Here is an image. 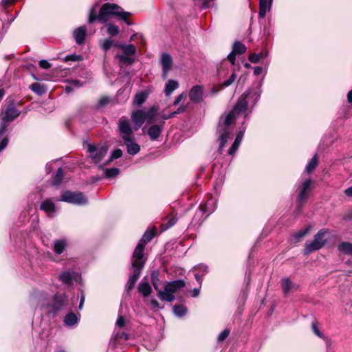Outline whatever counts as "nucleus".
I'll return each mask as SVG.
<instances>
[{
  "label": "nucleus",
  "instance_id": "obj_1",
  "mask_svg": "<svg viewBox=\"0 0 352 352\" xmlns=\"http://www.w3.org/2000/svg\"><path fill=\"white\" fill-rule=\"evenodd\" d=\"M261 83L258 84V88L252 91L248 89L238 99L237 102L234 105L233 109L227 115L222 116L217 126V133L219 134V140L220 142L219 151H222L228 140L232 138V124L236 120V116L245 112L248 106V99L251 100L253 105H254L259 100L261 94Z\"/></svg>",
  "mask_w": 352,
  "mask_h": 352
},
{
  "label": "nucleus",
  "instance_id": "obj_25",
  "mask_svg": "<svg viewBox=\"0 0 352 352\" xmlns=\"http://www.w3.org/2000/svg\"><path fill=\"white\" fill-rule=\"evenodd\" d=\"M243 137V131H241L236 135L234 142H233L232 146L230 148V149L228 151L229 155H233L236 151V150L238 149V148L241 144Z\"/></svg>",
  "mask_w": 352,
  "mask_h": 352
},
{
  "label": "nucleus",
  "instance_id": "obj_41",
  "mask_svg": "<svg viewBox=\"0 0 352 352\" xmlns=\"http://www.w3.org/2000/svg\"><path fill=\"white\" fill-rule=\"evenodd\" d=\"M317 164H318V158H317V155L316 154L311 158V160L309 161L308 164L307 165V166H306L307 172L311 173V171H313L315 169V168L316 167Z\"/></svg>",
  "mask_w": 352,
  "mask_h": 352
},
{
  "label": "nucleus",
  "instance_id": "obj_35",
  "mask_svg": "<svg viewBox=\"0 0 352 352\" xmlns=\"http://www.w3.org/2000/svg\"><path fill=\"white\" fill-rule=\"evenodd\" d=\"M155 235L154 231L153 230H146L144 235L142 236V238L140 241V242L138 244H142L145 245V243H147L151 241V239L153 238Z\"/></svg>",
  "mask_w": 352,
  "mask_h": 352
},
{
  "label": "nucleus",
  "instance_id": "obj_48",
  "mask_svg": "<svg viewBox=\"0 0 352 352\" xmlns=\"http://www.w3.org/2000/svg\"><path fill=\"white\" fill-rule=\"evenodd\" d=\"M122 155V151L120 148L115 149L111 155L110 159L109 161H111L113 160L118 159L121 157Z\"/></svg>",
  "mask_w": 352,
  "mask_h": 352
},
{
  "label": "nucleus",
  "instance_id": "obj_11",
  "mask_svg": "<svg viewBox=\"0 0 352 352\" xmlns=\"http://www.w3.org/2000/svg\"><path fill=\"white\" fill-rule=\"evenodd\" d=\"M20 113L21 111H19L14 104L8 105L6 109L2 112V124H6L8 125V123L13 121Z\"/></svg>",
  "mask_w": 352,
  "mask_h": 352
},
{
  "label": "nucleus",
  "instance_id": "obj_13",
  "mask_svg": "<svg viewBox=\"0 0 352 352\" xmlns=\"http://www.w3.org/2000/svg\"><path fill=\"white\" fill-rule=\"evenodd\" d=\"M131 118L134 124V130L137 131L145 122V111L141 109L134 111Z\"/></svg>",
  "mask_w": 352,
  "mask_h": 352
},
{
  "label": "nucleus",
  "instance_id": "obj_40",
  "mask_svg": "<svg viewBox=\"0 0 352 352\" xmlns=\"http://www.w3.org/2000/svg\"><path fill=\"white\" fill-rule=\"evenodd\" d=\"M151 283L154 287V289L158 292V290H160L159 289V283H160V278H159V273L158 272H153L151 273Z\"/></svg>",
  "mask_w": 352,
  "mask_h": 352
},
{
  "label": "nucleus",
  "instance_id": "obj_27",
  "mask_svg": "<svg viewBox=\"0 0 352 352\" xmlns=\"http://www.w3.org/2000/svg\"><path fill=\"white\" fill-rule=\"evenodd\" d=\"M281 285L285 294H288L295 287V284H294L288 278H283L281 280Z\"/></svg>",
  "mask_w": 352,
  "mask_h": 352
},
{
  "label": "nucleus",
  "instance_id": "obj_12",
  "mask_svg": "<svg viewBox=\"0 0 352 352\" xmlns=\"http://www.w3.org/2000/svg\"><path fill=\"white\" fill-rule=\"evenodd\" d=\"M204 87L202 85H195L189 91V98L195 103H199L204 98Z\"/></svg>",
  "mask_w": 352,
  "mask_h": 352
},
{
  "label": "nucleus",
  "instance_id": "obj_21",
  "mask_svg": "<svg viewBox=\"0 0 352 352\" xmlns=\"http://www.w3.org/2000/svg\"><path fill=\"white\" fill-rule=\"evenodd\" d=\"M86 28L85 27L78 28L74 32V37L78 44H82L84 42Z\"/></svg>",
  "mask_w": 352,
  "mask_h": 352
},
{
  "label": "nucleus",
  "instance_id": "obj_24",
  "mask_svg": "<svg viewBox=\"0 0 352 352\" xmlns=\"http://www.w3.org/2000/svg\"><path fill=\"white\" fill-rule=\"evenodd\" d=\"M195 278L199 283H201L202 276L208 272V267L204 265H199L194 267Z\"/></svg>",
  "mask_w": 352,
  "mask_h": 352
},
{
  "label": "nucleus",
  "instance_id": "obj_53",
  "mask_svg": "<svg viewBox=\"0 0 352 352\" xmlns=\"http://www.w3.org/2000/svg\"><path fill=\"white\" fill-rule=\"evenodd\" d=\"M185 106L184 105H181L176 111H173V112H171L170 113H168V118H173L174 116H175L177 114H179V113H181L182 112H184V111L185 110Z\"/></svg>",
  "mask_w": 352,
  "mask_h": 352
},
{
  "label": "nucleus",
  "instance_id": "obj_39",
  "mask_svg": "<svg viewBox=\"0 0 352 352\" xmlns=\"http://www.w3.org/2000/svg\"><path fill=\"white\" fill-rule=\"evenodd\" d=\"M311 227L307 226L304 229L300 230L294 235L295 242H298L303 238L310 230Z\"/></svg>",
  "mask_w": 352,
  "mask_h": 352
},
{
  "label": "nucleus",
  "instance_id": "obj_60",
  "mask_svg": "<svg viewBox=\"0 0 352 352\" xmlns=\"http://www.w3.org/2000/svg\"><path fill=\"white\" fill-rule=\"evenodd\" d=\"M263 72V68L261 67H259V66H257L256 67H254V74L255 76H258L260 75Z\"/></svg>",
  "mask_w": 352,
  "mask_h": 352
},
{
  "label": "nucleus",
  "instance_id": "obj_28",
  "mask_svg": "<svg viewBox=\"0 0 352 352\" xmlns=\"http://www.w3.org/2000/svg\"><path fill=\"white\" fill-rule=\"evenodd\" d=\"M338 249L343 254L352 255V244L349 242H342L340 243Z\"/></svg>",
  "mask_w": 352,
  "mask_h": 352
},
{
  "label": "nucleus",
  "instance_id": "obj_64",
  "mask_svg": "<svg viewBox=\"0 0 352 352\" xmlns=\"http://www.w3.org/2000/svg\"><path fill=\"white\" fill-rule=\"evenodd\" d=\"M344 193L346 194V196L352 197V186L346 188L344 190Z\"/></svg>",
  "mask_w": 352,
  "mask_h": 352
},
{
  "label": "nucleus",
  "instance_id": "obj_20",
  "mask_svg": "<svg viewBox=\"0 0 352 352\" xmlns=\"http://www.w3.org/2000/svg\"><path fill=\"white\" fill-rule=\"evenodd\" d=\"M41 210L47 213L54 212L56 206L51 199H47L41 204Z\"/></svg>",
  "mask_w": 352,
  "mask_h": 352
},
{
  "label": "nucleus",
  "instance_id": "obj_42",
  "mask_svg": "<svg viewBox=\"0 0 352 352\" xmlns=\"http://www.w3.org/2000/svg\"><path fill=\"white\" fill-rule=\"evenodd\" d=\"M63 170L60 168L58 169L56 174L54 178L53 185L58 186L63 181Z\"/></svg>",
  "mask_w": 352,
  "mask_h": 352
},
{
  "label": "nucleus",
  "instance_id": "obj_54",
  "mask_svg": "<svg viewBox=\"0 0 352 352\" xmlns=\"http://www.w3.org/2000/svg\"><path fill=\"white\" fill-rule=\"evenodd\" d=\"M311 327H312V329L314 332V333L319 338H324V336L322 335V333L320 331L318 326H317V324L315 323V322H313L312 324H311Z\"/></svg>",
  "mask_w": 352,
  "mask_h": 352
},
{
  "label": "nucleus",
  "instance_id": "obj_59",
  "mask_svg": "<svg viewBox=\"0 0 352 352\" xmlns=\"http://www.w3.org/2000/svg\"><path fill=\"white\" fill-rule=\"evenodd\" d=\"M185 97H186V95L184 94H181L175 98V100L173 102V104L177 105Z\"/></svg>",
  "mask_w": 352,
  "mask_h": 352
},
{
  "label": "nucleus",
  "instance_id": "obj_61",
  "mask_svg": "<svg viewBox=\"0 0 352 352\" xmlns=\"http://www.w3.org/2000/svg\"><path fill=\"white\" fill-rule=\"evenodd\" d=\"M70 83L75 87H80L82 85L81 82L78 80H73L70 82Z\"/></svg>",
  "mask_w": 352,
  "mask_h": 352
},
{
  "label": "nucleus",
  "instance_id": "obj_58",
  "mask_svg": "<svg viewBox=\"0 0 352 352\" xmlns=\"http://www.w3.org/2000/svg\"><path fill=\"white\" fill-rule=\"evenodd\" d=\"M235 56H236V54L232 52L228 54V56L227 57L232 65H235Z\"/></svg>",
  "mask_w": 352,
  "mask_h": 352
},
{
  "label": "nucleus",
  "instance_id": "obj_8",
  "mask_svg": "<svg viewBox=\"0 0 352 352\" xmlns=\"http://www.w3.org/2000/svg\"><path fill=\"white\" fill-rule=\"evenodd\" d=\"M118 131L122 140L133 138V129L130 122L124 117H122L118 121Z\"/></svg>",
  "mask_w": 352,
  "mask_h": 352
},
{
  "label": "nucleus",
  "instance_id": "obj_33",
  "mask_svg": "<svg viewBox=\"0 0 352 352\" xmlns=\"http://www.w3.org/2000/svg\"><path fill=\"white\" fill-rule=\"evenodd\" d=\"M246 51V47L244 44L240 42H235L233 44L232 52L238 54H243Z\"/></svg>",
  "mask_w": 352,
  "mask_h": 352
},
{
  "label": "nucleus",
  "instance_id": "obj_6",
  "mask_svg": "<svg viewBox=\"0 0 352 352\" xmlns=\"http://www.w3.org/2000/svg\"><path fill=\"white\" fill-rule=\"evenodd\" d=\"M87 151L92 161L98 164L107 155V147L103 145L88 144Z\"/></svg>",
  "mask_w": 352,
  "mask_h": 352
},
{
  "label": "nucleus",
  "instance_id": "obj_9",
  "mask_svg": "<svg viewBox=\"0 0 352 352\" xmlns=\"http://www.w3.org/2000/svg\"><path fill=\"white\" fill-rule=\"evenodd\" d=\"M311 184L312 181L311 179H307L298 186L297 201L299 206L307 200Z\"/></svg>",
  "mask_w": 352,
  "mask_h": 352
},
{
  "label": "nucleus",
  "instance_id": "obj_55",
  "mask_svg": "<svg viewBox=\"0 0 352 352\" xmlns=\"http://www.w3.org/2000/svg\"><path fill=\"white\" fill-rule=\"evenodd\" d=\"M39 66L43 69H49L51 67L52 65L46 60H41L39 62Z\"/></svg>",
  "mask_w": 352,
  "mask_h": 352
},
{
  "label": "nucleus",
  "instance_id": "obj_43",
  "mask_svg": "<svg viewBox=\"0 0 352 352\" xmlns=\"http://www.w3.org/2000/svg\"><path fill=\"white\" fill-rule=\"evenodd\" d=\"M120 32L118 26L113 25L112 23H109L107 25V33L111 36L118 35Z\"/></svg>",
  "mask_w": 352,
  "mask_h": 352
},
{
  "label": "nucleus",
  "instance_id": "obj_18",
  "mask_svg": "<svg viewBox=\"0 0 352 352\" xmlns=\"http://www.w3.org/2000/svg\"><path fill=\"white\" fill-rule=\"evenodd\" d=\"M138 290L144 297H148L152 292V288L150 284L144 279L138 285Z\"/></svg>",
  "mask_w": 352,
  "mask_h": 352
},
{
  "label": "nucleus",
  "instance_id": "obj_7",
  "mask_svg": "<svg viewBox=\"0 0 352 352\" xmlns=\"http://www.w3.org/2000/svg\"><path fill=\"white\" fill-rule=\"evenodd\" d=\"M59 200L76 205H85L87 203V197L82 192L70 191L62 193Z\"/></svg>",
  "mask_w": 352,
  "mask_h": 352
},
{
  "label": "nucleus",
  "instance_id": "obj_44",
  "mask_svg": "<svg viewBox=\"0 0 352 352\" xmlns=\"http://www.w3.org/2000/svg\"><path fill=\"white\" fill-rule=\"evenodd\" d=\"M120 173V170L117 168H107L104 170L106 177L110 178L117 176Z\"/></svg>",
  "mask_w": 352,
  "mask_h": 352
},
{
  "label": "nucleus",
  "instance_id": "obj_34",
  "mask_svg": "<svg viewBox=\"0 0 352 352\" xmlns=\"http://www.w3.org/2000/svg\"><path fill=\"white\" fill-rule=\"evenodd\" d=\"M31 90L37 94L38 95H43L45 93L46 90L43 85H41V84L38 82H34L30 85Z\"/></svg>",
  "mask_w": 352,
  "mask_h": 352
},
{
  "label": "nucleus",
  "instance_id": "obj_2",
  "mask_svg": "<svg viewBox=\"0 0 352 352\" xmlns=\"http://www.w3.org/2000/svg\"><path fill=\"white\" fill-rule=\"evenodd\" d=\"M96 5H95L89 11V22L90 23L98 19L101 23H105L113 16H116L120 19L124 21L128 25L131 23L127 20L131 16L129 12H124L121 7L115 3H107L102 6L99 14L96 15Z\"/></svg>",
  "mask_w": 352,
  "mask_h": 352
},
{
  "label": "nucleus",
  "instance_id": "obj_50",
  "mask_svg": "<svg viewBox=\"0 0 352 352\" xmlns=\"http://www.w3.org/2000/svg\"><path fill=\"white\" fill-rule=\"evenodd\" d=\"M236 78V74L235 73H232V75L230 76V78L226 80L223 82V85L224 87H229L234 82Z\"/></svg>",
  "mask_w": 352,
  "mask_h": 352
},
{
  "label": "nucleus",
  "instance_id": "obj_3",
  "mask_svg": "<svg viewBox=\"0 0 352 352\" xmlns=\"http://www.w3.org/2000/svg\"><path fill=\"white\" fill-rule=\"evenodd\" d=\"M144 256V245L138 244L135 248L133 257L131 259L132 267L133 270V274L129 278L127 282V289L131 290L134 287L136 281L139 278L141 273V270L144 265V260L143 259Z\"/></svg>",
  "mask_w": 352,
  "mask_h": 352
},
{
  "label": "nucleus",
  "instance_id": "obj_30",
  "mask_svg": "<svg viewBox=\"0 0 352 352\" xmlns=\"http://www.w3.org/2000/svg\"><path fill=\"white\" fill-rule=\"evenodd\" d=\"M157 115V109L151 107L147 111H145V122L150 124L155 121Z\"/></svg>",
  "mask_w": 352,
  "mask_h": 352
},
{
  "label": "nucleus",
  "instance_id": "obj_32",
  "mask_svg": "<svg viewBox=\"0 0 352 352\" xmlns=\"http://www.w3.org/2000/svg\"><path fill=\"white\" fill-rule=\"evenodd\" d=\"M128 338H129L128 334H126V333H124V332L117 333L115 335L114 338L111 340L109 345H110V346H112V349L114 350L117 340H118L119 339H124V340H128Z\"/></svg>",
  "mask_w": 352,
  "mask_h": 352
},
{
  "label": "nucleus",
  "instance_id": "obj_52",
  "mask_svg": "<svg viewBox=\"0 0 352 352\" xmlns=\"http://www.w3.org/2000/svg\"><path fill=\"white\" fill-rule=\"evenodd\" d=\"M230 331L228 329L223 330L218 336V341H223L229 335Z\"/></svg>",
  "mask_w": 352,
  "mask_h": 352
},
{
  "label": "nucleus",
  "instance_id": "obj_45",
  "mask_svg": "<svg viewBox=\"0 0 352 352\" xmlns=\"http://www.w3.org/2000/svg\"><path fill=\"white\" fill-rule=\"evenodd\" d=\"M116 43H114L112 40L107 38L104 40L102 47L104 51L109 50L113 45L116 46Z\"/></svg>",
  "mask_w": 352,
  "mask_h": 352
},
{
  "label": "nucleus",
  "instance_id": "obj_15",
  "mask_svg": "<svg viewBox=\"0 0 352 352\" xmlns=\"http://www.w3.org/2000/svg\"><path fill=\"white\" fill-rule=\"evenodd\" d=\"M68 298L65 294L55 295L52 309L54 312L59 311L64 307L67 302Z\"/></svg>",
  "mask_w": 352,
  "mask_h": 352
},
{
  "label": "nucleus",
  "instance_id": "obj_16",
  "mask_svg": "<svg viewBox=\"0 0 352 352\" xmlns=\"http://www.w3.org/2000/svg\"><path fill=\"white\" fill-rule=\"evenodd\" d=\"M135 138H131L124 140V144L126 147L127 153L131 155H135L138 154L140 151V146L135 142Z\"/></svg>",
  "mask_w": 352,
  "mask_h": 352
},
{
  "label": "nucleus",
  "instance_id": "obj_17",
  "mask_svg": "<svg viewBox=\"0 0 352 352\" xmlns=\"http://www.w3.org/2000/svg\"><path fill=\"white\" fill-rule=\"evenodd\" d=\"M162 129L163 124L162 125H151L148 129V135L150 139L151 140H157L162 133Z\"/></svg>",
  "mask_w": 352,
  "mask_h": 352
},
{
  "label": "nucleus",
  "instance_id": "obj_31",
  "mask_svg": "<svg viewBox=\"0 0 352 352\" xmlns=\"http://www.w3.org/2000/svg\"><path fill=\"white\" fill-rule=\"evenodd\" d=\"M116 46L121 48L124 53L129 56V55H133L135 53V47L133 45L129 44V45H120V44H116Z\"/></svg>",
  "mask_w": 352,
  "mask_h": 352
},
{
  "label": "nucleus",
  "instance_id": "obj_62",
  "mask_svg": "<svg viewBox=\"0 0 352 352\" xmlns=\"http://www.w3.org/2000/svg\"><path fill=\"white\" fill-rule=\"evenodd\" d=\"M151 305L154 309L160 308L159 302L155 299L151 300Z\"/></svg>",
  "mask_w": 352,
  "mask_h": 352
},
{
  "label": "nucleus",
  "instance_id": "obj_4",
  "mask_svg": "<svg viewBox=\"0 0 352 352\" xmlns=\"http://www.w3.org/2000/svg\"><path fill=\"white\" fill-rule=\"evenodd\" d=\"M185 285L183 280L168 282L164 285V291L158 290V297L162 300L171 302L175 299L174 293L184 287Z\"/></svg>",
  "mask_w": 352,
  "mask_h": 352
},
{
  "label": "nucleus",
  "instance_id": "obj_14",
  "mask_svg": "<svg viewBox=\"0 0 352 352\" xmlns=\"http://www.w3.org/2000/svg\"><path fill=\"white\" fill-rule=\"evenodd\" d=\"M78 278V273L74 271H65L59 275V279L65 284L70 285L74 280H77Z\"/></svg>",
  "mask_w": 352,
  "mask_h": 352
},
{
  "label": "nucleus",
  "instance_id": "obj_29",
  "mask_svg": "<svg viewBox=\"0 0 352 352\" xmlns=\"http://www.w3.org/2000/svg\"><path fill=\"white\" fill-rule=\"evenodd\" d=\"M66 247V242L64 240H57L53 245V250L57 254H61Z\"/></svg>",
  "mask_w": 352,
  "mask_h": 352
},
{
  "label": "nucleus",
  "instance_id": "obj_36",
  "mask_svg": "<svg viewBox=\"0 0 352 352\" xmlns=\"http://www.w3.org/2000/svg\"><path fill=\"white\" fill-rule=\"evenodd\" d=\"M266 56H267V53H263V52L259 53V54L253 53L249 56L248 59L252 63H257L261 60L263 59Z\"/></svg>",
  "mask_w": 352,
  "mask_h": 352
},
{
  "label": "nucleus",
  "instance_id": "obj_57",
  "mask_svg": "<svg viewBox=\"0 0 352 352\" xmlns=\"http://www.w3.org/2000/svg\"><path fill=\"white\" fill-rule=\"evenodd\" d=\"M124 324H125L124 318L123 316H119L116 321L117 326H118L119 327H124Z\"/></svg>",
  "mask_w": 352,
  "mask_h": 352
},
{
  "label": "nucleus",
  "instance_id": "obj_47",
  "mask_svg": "<svg viewBox=\"0 0 352 352\" xmlns=\"http://www.w3.org/2000/svg\"><path fill=\"white\" fill-rule=\"evenodd\" d=\"M111 102V98L108 96L102 97L98 103L99 107H103Z\"/></svg>",
  "mask_w": 352,
  "mask_h": 352
},
{
  "label": "nucleus",
  "instance_id": "obj_56",
  "mask_svg": "<svg viewBox=\"0 0 352 352\" xmlns=\"http://www.w3.org/2000/svg\"><path fill=\"white\" fill-rule=\"evenodd\" d=\"M32 298L34 301L40 300V299H45V295L40 293H35L32 296Z\"/></svg>",
  "mask_w": 352,
  "mask_h": 352
},
{
  "label": "nucleus",
  "instance_id": "obj_26",
  "mask_svg": "<svg viewBox=\"0 0 352 352\" xmlns=\"http://www.w3.org/2000/svg\"><path fill=\"white\" fill-rule=\"evenodd\" d=\"M7 131V124H1V126L0 129V137L2 136ZM9 142V140L8 137H3L0 140V152L4 150L8 144Z\"/></svg>",
  "mask_w": 352,
  "mask_h": 352
},
{
  "label": "nucleus",
  "instance_id": "obj_5",
  "mask_svg": "<svg viewBox=\"0 0 352 352\" xmlns=\"http://www.w3.org/2000/svg\"><path fill=\"white\" fill-rule=\"evenodd\" d=\"M329 232L327 229H322L315 234L314 239L307 241L305 245L304 253L309 254L311 252L321 249L326 243L327 239L324 236Z\"/></svg>",
  "mask_w": 352,
  "mask_h": 352
},
{
  "label": "nucleus",
  "instance_id": "obj_51",
  "mask_svg": "<svg viewBox=\"0 0 352 352\" xmlns=\"http://www.w3.org/2000/svg\"><path fill=\"white\" fill-rule=\"evenodd\" d=\"M176 221H177V219L175 217H172L170 219L168 220L167 224L162 225V227L163 228L162 230H167L168 228L172 227L173 226H174L175 224Z\"/></svg>",
  "mask_w": 352,
  "mask_h": 352
},
{
  "label": "nucleus",
  "instance_id": "obj_37",
  "mask_svg": "<svg viewBox=\"0 0 352 352\" xmlns=\"http://www.w3.org/2000/svg\"><path fill=\"white\" fill-rule=\"evenodd\" d=\"M77 321H78L77 316L73 313L68 314L65 317V320H64L65 324H67L68 326H72V325L75 324L77 322Z\"/></svg>",
  "mask_w": 352,
  "mask_h": 352
},
{
  "label": "nucleus",
  "instance_id": "obj_38",
  "mask_svg": "<svg viewBox=\"0 0 352 352\" xmlns=\"http://www.w3.org/2000/svg\"><path fill=\"white\" fill-rule=\"evenodd\" d=\"M186 311H187L186 307L184 305H175L173 307L174 314L179 317L184 316L186 314Z\"/></svg>",
  "mask_w": 352,
  "mask_h": 352
},
{
  "label": "nucleus",
  "instance_id": "obj_10",
  "mask_svg": "<svg viewBox=\"0 0 352 352\" xmlns=\"http://www.w3.org/2000/svg\"><path fill=\"white\" fill-rule=\"evenodd\" d=\"M160 63L162 68V76L163 79H166L168 72L173 67V62L172 57L168 53H162Z\"/></svg>",
  "mask_w": 352,
  "mask_h": 352
},
{
  "label": "nucleus",
  "instance_id": "obj_19",
  "mask_svg": "<svg viewBox=\"0 0 352 352\" xmlns=\"http://www.w3.org/2000/svg\"><path fill=\"white\" fill-rule=\"evenodd\" d=\"M272 3L269 0H259V12L258 16L260 18H264L267 11L270 10Z\"/></svg>",
  "mask_w": 352,
  "mask_h": 352
},
{
  "label": "nucleus",
  "instance_id": "obj_46",
  "mask_svg": "<svg viewBox=\"0 0 352 352\" xmlns=\"http://www.w3.org/2000/svg\"><path fill=\"white\" fill-rule=\"evenodd\" d=\"M116 58L122 63L132 64L133 59L125 55H117Z\"/></svg>",
  "mask_w": 352,
  "mask_h": 352
},
{
  "label": "nucleus",
  "instance_id": "obj_23",
  "mask_svg": "<svg viewBox=\"0 0 352 352\" xmlns=\"http://www.w3.org/2000/svg\"><path fill=\"white\" fill-rule=\"evenodd\" d=\"M148 93L145 91L137 93L133 98V102L135 105L140 107L146 100Z\"/></svg>",
  "mask_w": 352,
  "mask_h": 352
},
{
  "label": "nucleus",
  "instance_id": "obj_49",
  "mask_svg": "<svg viewBox=\"0 0 352 352\" xmlns=\"http://www.w3.org/2000/svg\"><path fill=\"white\" fill-rule=\"evenodd\" d=\"M82 59V58L81 56L76 55V54H70V55L66 56L64 58V60L65 61H78V60H81Z\"/></svg>",
  "mask_w": 352,
  "mask_h": 352
},
{
  "label": "nucleus",
  "instance_id": "obj_22",
  "mask_svg": "<svg viewBox=\"0 0 352 352\" xmlns=\"http://www.w3.org/2000/svg\"><path fill=\"white\" fill-rule=\"evenodd\" d=\"M179 87V82L175 80H169L165 85L164 94L166 96L170 94Z\"/></svg>",
  "mask_w": 352,
  "mask_h": 352
},
{
  "label": "nucleus",
  "instance_id": "obj_63",
  "mask_svg": "<svg viewBox=\"0 0 352 352\" xmlns=\"http://www.w3.org/2000/svg\"><path fill=\"white\" fill-rule=\"evenodd\" d=\"M14 0H2L1 3L4 7L8 6L12 4Z\"/></svg>",
  "mask_w": 352,
  "mask_h": 352
}]
</instances>
